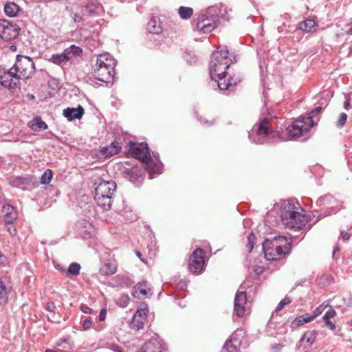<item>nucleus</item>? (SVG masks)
<instances>
[{
  "mask_svg": "<svg viewBox=\"0 0 352 352\" xmlns=\"http://www.w3.org/2000/svg\"><path fill=\"white\" fill-rule=\"evenodd\" d=\"M291 302H292V300H290V298L288 297H285L284 299H283L279 302V304L278 305V306L276 307V308L275 309V312H278V311H280L281 309H283L284 308V307L285 305H287L290 304Z\"/></svg>",
  "mask_w": 352,
  "mask_h": 352,
  "instance_id": "nucleus-39",
  "label": "nucleus"
},
{
  "mask_svg": "<svg viewBox=\"0 0 352 352\" xmlns=\"http://www.w3.org/2000/svg\"><path fill=\"white\" fill-rule=\"evenodd\" d=\"M80 309L82 312L85 314H89L91 311V309L85 305H82L80 307Z\"/></svg>",
  "mask_w": 352,
  "mask_h": 352,
  "instance_id": "nucleus-48",
  "label": "nucleus"
},
{
  "mask_svg": "<svg viewBox=\"0 0 352 352\" xmlns=\"http://www.w3.org/2000/svg\"><path fill=\"white\" fill-rule=\"evenodd\" d=\"M346 119H347V115L345 113H342L340 115V118L338 120L337 125H338L340 126H343L344 125V124L346 123Z\"/></svg>",
  "mask_w": 352,
  "mask_h": 352,
  "instance_id": "nucleus-42",
  "label": "nucleus"
},
{
  "mask_svg": "<svg viewBox=\"0 0 352 352\" xmlns=\"http://www.w3.org/2000/svg\"><path fill=\"white\" fill-rule=\"evenodd\" d=\"M193 9L190 7L180 6L178 8V14L182 19H189L193 14Z\"/></svg>",
  "mask_w": 352,
  "mask_h": 352,
  "instance_id": "nucleus-30",
  "label": "nucleus"
},
{
  "mask_svg": "<svg viewBox=\"0 0 352 352\" xmlns=\"http://www.w3.org/2000/svg\"><path fill=\"white\" fill-rule=\"evenodd\" d=\"M165 344L158 338H152L146 342L142 348V352H165Z\"/></svg>",
  "mask_w": 352,
  "mask_h": 352,
  "instance_id": "nucleus-14",
  "label": "nucleus"
},
{
  "mask_svg": "<svg viewBox=\"0 0 352 352\" xmlns=\"http://www.w3.org/2000/svg\"><path fill=\"white\" fill-rule=\"evenodd\" d=\"M336 251H338V248H336L334 250V253L336 252Z\"/></svg>",
  "mask_w": 352,
  "mask_h": 352,
  "instance_id": "nucleus-63",
  "label": "nucleus"
},
{
  "mask_svg": "<svg viewBox=\"0 0 352 352\" xmlns=\"http://www.w3.org/2000/svg\"><path fill=\"white\" fill-rule=\"evenodd\" d=\"M56 268L57 270H59L60 272H62V270H65V269H63V267H60V265H57V266L56 267Z\"/></svg>",
  "mask_w": 352,
  "mask_h": 352,
  "instance_id": "nucleus-55",
  "label": "nucleus"
},
{
  "mask_svg": "<svg viewBox=\"0 0 352 352\" xmlns=\"http://www.w3.org/2000/svg\"><path fill=\"white\" fill-rule=\"evenodd\" d=\"M350 104V100L349 99H347L346 101L344 102V108L348 109L349 106Z\"/></svg>",
  "mask_w": 352,
  "mask_h": 352,
  "instance_id": "nucleus-54",
  "label": "nucleus"
},
{
  "mask_svg": "<svg viewBox=\"0 0 352 352\" xmlns=\"http://www.w3.org/2000/svg\"><path fill=\"white\" fill-rule=\"evenodd\" d=\"M20 28L7 20L0 19V37L4 41H9L17 38Z\"/></svg>",
  "mask_w": 352,
  "mask_h": 352,
  "instance_id": "nucleus-10",
  "label": "nucleus"
},
{
  "mask_svg": "<svg viewBox=\"0 0 352 352\" xmlns=\"http://www.w3.org/2000/svg\"><path fill=\"white\" fill-rule=\"evenodd\" d=\"M322 107H316V109H314V110H312L309 113V116H311V120H313V117L317 114H318L319 113L321 112L322 111Z\"/></svg>",
  "mask_w": 352,
  "mask_h": 352,
  "instance_id": "nucleus-45",
  "label": "nucleus"
},
{
  "mask_svg": "<svg viewBox=\"0 0 352 352\" xmlns=\"http://www.w3.org/2000/svg\"><path fill=\"white\" fill-rule=\"evenodd\" d=\"M226 48L217 50L212 53L209 70L210 78L217 82L221 90H228L240 82V78L229 72L233 60Z\"/></svg>",
  "mask_w": 352,
  "mask_h": 352,
  "instance_id": "nucleus-1",
  "label": "nucleus"
},
{
  "mask_svg": "<svg viewBox=\"0 0 352 352\" xmlns=\"http://www.w3.org/2000/svg\"><path fill=\"white\" fill-rule=\"evenodd\" d=\"M95 195H113L116 189V184L113 181H100L95 182Z\"/></svg>",
  "mask_w": 352,
  "mask_h": 352,
  "instance_id": "nucleus-12",
  "label": "nucleus"
},
{
  "mask_svg": "<svg viewBox=\"0 0 352 352\" xmlns=\"http://www.w3.org/2000/svg\"><path fill=\"white\" fill-rule=\"evenodd\" d=\"M78 19H79V16H77V17H75L74 18V21H79V20H78Z\"/></svg>",
  "mask_w": 352,
  "mask_h": 352,
  "instance_id": "nucleus-59",
  "label": "nucleus"
},
{
  "mask_svg": "<svg viewBox=\"0 0 352 352\" xmlns=\"http://www.w3.org/2000/svg\"><path fill=\"white\" fill-rule=\"evenodd\" d=\"M67 60H69L68 57L66 56L64 52L60 54H54L50 58V61H51L53 63L58 64V65L60 64L61 63H63L64 61H67Z\"/></svg>",
  "mask_w": 352,
  "mask_h": 352,
  "instance_id": "nucleus-33",
  "label": "nucleus"
},
{
  "mask_svg": "<svg viewBox=\"0 0 352 352\" xmlns=\"http://www.w3.org/2000/svg\"><path fill=\"white\" fill-rule=\"evenodd\" d=\"M314 319V316H300L296 318L295 322L298 325H302L305 323L309 322Z\"/></svg>",
  "mask_w": 352,
  "mask_h": 352,
  "instance_id": "nucleus-38",
  "label": "nucleus"
},
{
  "mask_svg": "<svg viewBox=\"0 0 352 352\" xmlns=\"http://www.w3.org/2000/svg\"><path fill=\"white\" fill-rule=\"evenodd\" d=\"M234 345L228 340L223 346V352H238L240 347H234Z\"/></svg>",
  "mask_w": 352,
  "mask_h": 352,
  "instance_id": "nucleus-37",
  "label": "nucleus"
},
{
  "mask_svg": "<svg viewBox=\"0 0 352 352\" xmlns=\"http://www.w3.org/2000/svg\"><path fill=\"white\" fill-rule=\"evenodd\" d=\"M316 22L313 19H306L298 24L300 30L304 32H310L315 27Z\"/></svg>",
  "mask_w": 352,
  "mask_h": 352,
  "instance_id": "nucleus-31",
  "label": "nucleus"
},
{
  "mask_svg": "<svg viewBox=\"0 0 352 352\" xmlns=\"http://www.w3.org/2000/svg\"><path fill=\"white\" fill-rule=\"evenodd\" d=\"M150 285L146 281L138 283L133 288V295L136 298H142L151 294Z\"/></svg>",
  "mask_w": 352,
  "mask_h": 352,
  "instance_id": "nucleus-16",
  "label": "nucleus"
},
{
  "mask_svg": "<svg viewBox=\"0 0 352 352\" xmlns=\"http://www.w3.org/2000/svg\"><path fill=\"white\" fill-rule=\"evenodd\" d=\"M296 207L289 201L281 204L280 215L283 224L287 228L301 230L307 222L305 214L296 210Z\"/></svg>",
  "mask_w": 352,
  "mask_h": 352,
  "instance_id": "nucleus-3",
  "label": "nucleus"
},
{
  "mask_svg": "<svg viewBox=\"0 0 352 352\" xmlns=\"http://www.w3.org/2000/svg\"><path fill=\"white\" fill-rule=\"evenodd\" d=\"M314 125L315 122L311 120V116L301 117L287 128L288 137L291 139L300 137Z\"/></svg>",
  "mask_w": 352,
  "mask_h": 352,
  "instance_id": "nucleus-7",
  "label": "nucleus"
},
{
  "mask_svg": "<svg viewBox=\"0 0 352 352\" xmlns=\"http://www.w3.org/2000/svg\"><path fill=\"white\" fill-rule=\"evenodd\" d=\"M326 326L329 328L331 330H334L336 329V325L333 322L330 321V320H324Z\"/></svg>",
  "mask_w": 352,
  "mask_h": 352,
  "instance_id": "nucleus-47",
  "label": "nucleus"
},
{
  "mask_svg": "<svg viewBox=\"0 0 352 352\" xmlns=\"http://www.w3.org/2000/svg\"><path fill=\"white\" fill-rule=\"evenodd\" d=\"M11 287H8L3 278H0V305H6L8 302V294Z\"/></svg>",
  "mask_w": 352,
  "mask_h": 352,
  "instance_id": "nucleus-22",
  "label": "nucleus"
},
{
  "mask_svg": "<svg viewBox=\"0 0 352 352\" xmlns=\"http://www.w3.org/2000/svg\"><path fill=\"white\" fill-rule=\"evenodd\" d=\"M111 349L115 352H123L121 348L117 345H113Z\"/></svg>",
  "mask_w": 352,
  "mask_h": 352,
  "instance_id": "nucleus-51",
  "label": "nucleus"
},
{
  "mask_svg": "<svg viewBox=\"0 0 352 352\" xmlns=\"http://www.w3.org/2000/svg\"><path fill=\"white\" fill-rule=\"evenodd\" d=\"M129 151L133 157L144 163L150 173H157L162 164L155 162L151 157L150 151L146 144L130 142Z\"/></svg>",
  "mask_w": 352,
  "mask_h": 352,
  "instance_id": "nucleus-5",
  "label": "nucleus"
},
{
  "mask_svg": "<svg viewBox=\"0 0 352 352\" xmlns=\"http://www.w3.org/2000/svg\"><path fill=\"white\" fill-rule=\"evenodd\" d=\"M148 312L147 305H142L135 312L134 315V321L137 320L139 327H142L144 320L147 316Z\"/></svg>",
  "mask_w": 352,
  "mask_h": 352,
  "instance_id": "nucleus-20",
  "label": "nucleus"
},
{
  "mask_svg": "<svg viewBox=\"0 0 352 352\" xmlns=\"http://www.w3.org/2000/svg\"><path fill=\"white\" fill-rule=\"evenodd\" d=\"M118 265L116 261H107L100 268L101 274L104 275H111L117 272Z\"/></svg>",
  "mask_w": 352,
  "mask_h": 352,
  "instance_id": "nucleus-25",
  "label": "nucleus"
},
{
  "mask_svg": "<svg viewBox=\"0 0 352 352\" xmlns=\"http://www.w3.org/2000/svg\"><path fill=\"white\" fill-rule=\"evenodd\" d=\"M84 113L85 111L83 107L79 105L77 108L67 107L63 110V114L69 121H72L75 119L80 120Z\"/></svg>",
  "mask_w": 352,
  "mask_h": 352,
  "instance_id": "nucleus-17",
  "label": "nucleus"
},
{
  "mask_svg": "<svg viewBox=\"0 0 352 352\" xmlns=\"http://www.w3.org/2000/svg\"><path fill=\"white\" fill-rule=\"evenodd\" d=\"M107 311L106 309H103L101 310L100 314H99V320L100 321H104L106 317Z\"/></svg>",
  "mask_w": 352,
  "mask_h": 352,
  "instance_id": "nucleus-49",
  "label": "nucleus"
},
{
  "mask_svg": "<svg viewBox=\"0 0 352 352\" xmlns=\"http://www.w3.org/2000/svg\"><path fill=\"white\" fill-rule=\"evenodd\" d=\"M206 252L201 248L195 249L190 256L188 269L193 274L202 273L205 267Z\"/></svg>",
  "mask_w": 352,
  "mask_h": 352,
  "instance_id": "nucleus-9",
  "label": "nucleus"
},
{
  "mask_svg": "<svg viewBox=\"0 0 352 352\" xmlns=\"http://www.w3.org/2000/svg\"><path fill=\"white\" fill-rule=\"evenodd\" d=\"M65 54L68 57V60L71 59L74 56H79L82 53V50L74 45L64 50Z\"/></svg>",
  "mask_w": 352,
  "mask_h": 352,
  "instance_id": "nucleus-32",
  "label": "nucleus"
},
{
  "mask_svg": "<svg viewBox=\"0 0 352 352\" xmlns=\"http://www.w3.org/2000/svg\"><path fill=\"white\" fill-rule=\"evenodd\" d=\"M219 25L217 17L208 16L206 12H201L191 21L194 31L203 34H208L213 31Z\"/></svg>",
  "mask_w": 352,
  "mask_h": 352,
  "instance_id": "nucleus-6",
  "label": "nucleus"
},
{
  "mask_svg": "<svg viewBox=\"0 0 352 352\" xmlns=\"http://www.w3.org/2000/svg\"><path fill=\"white\" fill-rule=\"evenodd\" d=\"M6 261V256L0 253V266L3 265Z\"/></svg>",
  "mask_w": 352,
  "mask_h": 352,
  "instance_id": "nucleus-52",
  "label": "nucleus"
},
{
  "mask_svg": "<svg viewBox=\"0 0 352 352\" xmlns=\"http://www.w3.org/2000/svg\"><path fill=\"white\" fill-rule=\"evenodd\" d=\"M19 7L17 4L10 2L5 5L4 11L7 16L10 17H14L16 16L17 13L19 12Z\"/></svg>",
  "mask_w": 352,
  "mask_h": 352,
  "instance_id": "nucleus-28",
  "label": "nucleus"
},
{
  "mask_svg": "<svg viewBox=\"0 0 352 352\" xmlns=\"http://www.w3.org/2000/svg\"><path fill=\"white\" fill-rule=\"evenodd\" d=\"M78 19H79V16H77V17H75L74 18V21H79V20H78Z\"/></svg>",
  "mask_w": 352,
  "mask_h": 352,
  "instance_id": "nucleus-58",
  "label": "nucleus"
},
{
  "mask_svg": "<svg viewBox=\"0 0 352 352\" xmlns=\"http://www.w3.org/2000/svg\"><path fill=\"white\" fill-rule=\"evenodd\" d=\"M122 146L117 141H113L111 145L103 147L100 152L105 158L110 157L121 152Z\"/></svg>",
  "mask_w": 352,
  "mask_h": 352,
  "instance_id": "nucleus-18",
  "label": "nucleus"
},
{
  "mask_svg": "<svg viewBox=\"0 0 352 352\" xmlns=\"http://www.w3.org/2000/svg\"><path fill=\"white\" fill-rule=\"evenodd\" d=\"M29 126L35 131L45 130L47 128V124L40 117H36L28 123Z\"/></svg>",
  "mask_w": 352,
  "mask_h": 352,
  "instance_id": "nucleus-26",
  "label": "nucleus"
},
{
  "mask_svg": "<svg viewBox=\"0 0 352 352\" xmlns=\"http://www.w3.org/2000/svg\"><path fill=\"white\" fill-rule=\"evenodd\" d=\"M20 79L12 67L10 70L0 68V84L8 89H12L18 87Z\"/></svg>",
  "mask_w": 352,
  "mask_h": 352,
  "instance_id": "nucleus-11",
  "label": "nucleus"
},
{
  "mask_svg": "<svg viewBox=\"0 0 352 352\" xmlns=\"http://www.w3.org/2000/svg\"><path fill=\"white\" fill-rule=\"evenodd\" d=\"M248 243L247 245V247L248 248V251L249 252H251L254 248V235L252 234H250L248 236Z\"/></svg>",
  "mask_w": 352,
  "mask_h": 352,
  "instance_id": "nucleus-43",
  "label": "nucleus"
},
{
  "mask_svg": "<svg viewBox=\"0 0 352 352\" xmlns=\"http://www.w3.org/2000/svg\"><path fill=\"white\" fill-rule=\"evenodd\" d=\"M349 32L350 34H352V28L349 30Z\"/></svg>",
  "mask_w": 352,
  "mask_h": 352,
  "instance_id": "nucleus-61",
  "label": "nucleus"
},
{
  "mask_svg": "<svg viewBox=\"0 0 352 352\" xmlns=\"http://www.w3.org/2000/svg\"><path fill=\"white\" fill-rule=\"evenodd\" d=\"M92 324V321L91 318H86L82 322V327L85 331L89 330L91 329Z\"/></svg>",
  "mask_w": 352,
  "mask_h": 352,
  "instance_id": "nucleus-44",
  "label": "nucleus"
},
{
  "mask_svg": "<svg viewBox=\"0 0 352 352\" xmlns=\"http://www.w3.org/2000/svg\"><path fill=\"white\" fill-rule=\"evenodd\" d=\"M116 60L109 53L99 54L93 67V75L97 80L109 82L115 74Z\"/></svg>",
  "mask_w": 352,
  "mask_h": 352,
  "instance_id": "nucleus-4",
  "label": "nucleus"
},
{
  "mask_svg": "<svg viewBox=\"0 0 352 352\" xmlns=\"http://www.w3.org/2000/svg\"><path fill=\"white\" fill-rule=\"evenodd\" d=\"M272 127L270 120L264 118L259 122L256 129V134L261 138H265L272 133Z\"/></svg>",
  "mask_w": 352,
  "mask_h": 352,
  "instance_id": "nucleus-15",
  "label": "nucleus"
},
{
  "mask_svg": "<svg viewBox=\"0 0 352 352\" xmlns=\"http://www.w3.org/2000/svg\"><path fill=\"white\" fill-rule=\"evenodd\" d=\"M255 271L256 272L257 274H260V273H261L263 272V270L261 269H260V268L258 269V270H256Z\"/></svg>",
  "mask_w": 352,
  "mask_h": 352,
  "instance_id": "nucleus-57",
  "label": "nucleus"
},
{
  "mask_svg": "<svg viewBox=\"0 0 352 352\" xmlns=\"http://www.w3.org/2000/svg\"><path fill=\"white\" fill-rule=\"evenodd\" d=\"M8 230L9 231V232L12 234V235H15L16 234V230L14 227L13 226H11V227H8Z\"/></svg>",
  "mask_w": 352,
  "mask_h": 352,
  "instance_id": "nucleus-50",
  "label": "nucleus"
},
{
  "mask_svg": "<svg viewBox=\"0 0 352 352\" xmlns=\"http://www.w3.org/2000/svg\"><path fill=\"white\" fill-rule=\"evenodd\" d=\"M12 70L15 72L19 79H28L34 74L35 66L32 58L18 56Z\"/></svg>",
  "mask_w": 352,
  "mask_h": 352,
  "instance_id": "nucleus-8",
  "label": "nucleus"
},
{
  "mask_svg": "<svg viewBox=\"0 0 352 352\" xmlns=\"http://www.w3.org/2000/svg\"><path fill=\"white\" fill-rule=\"evenodd\" d=\"M147 30L148 31L153 34H160L162 30L161 23L160 20L157 18L151 19L147 23Z\"/></svg>",
  "mask_w": 352,
  "mask_h": 352,
  "instance_id": "nucleus-24",
  "label": "nucleus"
},
{
  "mask_svg": "<svg viewBox=\"0 0 352 352\" xmlns=\"http://www.w3.org/2000/svg\"><path fill=\"white\" fill-rule=\"evenodd\" d=\"M328 306V304H325L324 302L322 303L316 309L314 314L312 316H314V318H316L318 316L321 314Z\"/></svg>",
  "mask_w": 352,
  "mask_h": 352,
  "instance_id": "nucleus-41",
  "label": "nucleus"
},
{
  "mask_svg": "<svg viewBox=\"0 0 352 352\" xmlns=\"http://www.w3.org/2000/svg\"><path fill=\"white\" fill-rule=\"evenodd\" d=\"M80 265L77 263H72L67 270H62V273L67 276H77L80 273Z\"/></svg>",
  "mask_w": 352,
  "mask_h": 352,
  "instance_id": "nucleus-29",
  "label": "nucleus"
},
{
  "mask_svg": "<svg viewBox=\"0 0 352 352\" xmlns=\"http://www.w3.org/2000/svg\"><path fill=\"white\" fill-rule=\"evenodd\" d=\"M199 120L202 124L211 126L215 123L216 118L212 115L208 114L200 117Z\"/></svg>",
  "mask_w": 352,
  "mask_h": 352,
  "instance_id": "nucleus-35",
  "label": "nucleus"
},
{
  "mask_svg": "<svg viewBox=\"0 0 352 352\" xmlns=\"http://www.w3.org/2000/svg\"><path fill=\"white\" fill-rule=\"evenodd\" d=\"M136 255H137V256H138V257L140 258V260H141L144 263H145V264H146V263H147V261H146V260H144V258H142V254H141V252H139V251L136 252Z\"/></svg>",
  "mask_w": 352,
  "mask_h": 352,
  "instance_id": "nucleus-53",
  "label": "nucleus"
},
{
  "mask_svg": "<svg viewBox=\"0 0 352 352\" xmlns=\"http://www.w3.org/2000/svg\"><path fill=\"white\" fill-rule=\"evenodd\" d=\"M125 298H126V301L128 302V300H129L128 296H126Z\"/></svg>",
  "mask_w": 352,
  "mask_h": 352,
  "instance_id": "nucleus-62",
  "label": "nucleus"
},
{
  "mask_svg": "<svg viewBox=\"0 0 352 352\" xmlns=\"http://www.w3.org/2000/svg\"><path fill=\"white\" fill-rule=\"evenodd\" d=\"M292 241L289 238L283 236L265 240L263 249L266 259L278 261L285 258L291 251Z\"/></svg>",
  "mask_w": 352,
  "mask_h": 352,
  "instance_id": "nucleus-2",
  "label": "nucleus"
},
{
  "mask_svg": "<svg viewBox=\"0 0 352 352\" xmlns=\"http://www.w3.org/2000/svg\"><path fill=\"white\" fill-rule=\"evenodd\" d=\"M63 342H66V340H63L60 342L57 343V345H58V346H61V344H62V343H63Z\"/></svg>",
  "mask_w": 352,
  "mask_h": 352,
  "instance_id": "nucleus-56",
  "label": "nucleus"
},
{
  "mask_svg": "<svg viewBox=\"0 0 352 352\" xmlns=\"http://www.w3.org/2000/svg\"><path fill=\"white\" fill-rule=\"evenodd\" d=\"M317 331L315 330L307 331L301 338L302 343H306L309 346H311L316 340Z\"/></svg>",
  "mask_w": 352,
  "mask_h": 352,
  "instance_id": "nucleus-27",
  "label": "nucleus"
},
{
  "mask_svg": "<svg viewBox=\"0 0 352 352\" xmlns=\"http://www.w3.org/2000/svg\"><path fill=\"white\" fill-rule=\"evenodd\" d=\"M351 235L346 231H342L340 233V238L343 241H347L350 239Z\"/></svg>",
  "mask_w": 352,
  "mask_h": 352,
  "instance_id": "nucleus-46",
  "label": "nucleus"
},
{
  "mask_svg": "<svg viewBox=\"0 0 352 352\" xmlns=\"http://www.w3.org/2000/svg\"><path fill=\"white\" fill-rule=\"evenodd\" d=\"M245 331L242 329H237L230 337L229 340L234 344V347H241L245 338Z\"/></svg>",
  "mask_w": 352,
  "mask_h": 352,
  "instance_id": "nucleus-23",
  "label": "nucleus"
},
{
  "mask_svg": "<svg viewBox=\"0 0 352 352\" xmlns=\"http://www.w3.org/2000/svg\"><path fill=\"white\" fill-rule=\"evenodd\" d=\"M247 305V295L245 292H238L234 298V311L237 316H244Z\"/></svg>",
  "mask_w": 352,
  "mask_h": 352,
  "instance_id": "nucleus-13",
  "label": "nucleus"
},
{
  "mask_svg": "<svg viewBox=\"0 0 352 352\" xmlns=\"http://www.w3.org/2000/svg\"><path fill=\"white\" fill-rule=\"evenodd\" d=\"M53 173L51 170L47 169L44 172L41 178V183L42 184H48L51 182Z\"/></svg>",
  "mask_w": 352,
  "mask_h": 352,
  "instance_id": "nucleus-36",
  "label": "nucleus"
},
{
  "mask_svg": "<svg viewBox=\"0 0 352 352\" xmlns=\"http://www.w3.org/2000/svg\"><path fill=\"white\" fill-rule=\"evenodd\" d=\"M126 172L135 179L140 177L142 175V170L138 166H133L131 168L127 169Z\"/></svg>",
  "mask_w": 352,
  "mask_h": 352,
  "instance_id": "nucleus-34",
  "label": "nucleus"
},
{
  "mask_svg": "<svg viewBox=\"0 0 352 352\" xmlns=\"http://www.w3.org/2000/svg\"><path fill=\"white\" fill-rule=\"evenodd\" d=\"M2 212L6 223H12L17 218V213L14 208L10 205H6L3 207Z\"/></svg>",
  "mask_w": 352,
  "mask_h": 352,
  "instance_id": "nucleus-19",
  "label": "nucleus"
},
{
  "mask_svg": "<svg viewBox=\"0 0 352 352\" xmlns=\"http://www.w3.org/2000/svg\"><path fill=\"white\" fill-rule=\"evenodd\" d=\"M78 19H79V16H77V17H75L74 18V21H79V20H78Z\"/></svg>",
  "mask_w": 352,
  "mask_h": 352,
  "instance_id": "nucleus-60",
  "label": "nucleus"
},
{
  "mask_svg": "<svg viewBox=\"0 0 352 352\" xmlns=\"http://www.w3.org/2000/svg\"><path fill=\"white\" fill-rule=\"evenodd\" d=\"M94 199L97 204L104 210H109L111 208L112 195H94Z\"/></svg>",
  "mask_w": 352,
  "mask_h": 352,
  "instance_id": "nucleus-21",
  "label": "nucleus"
},
{
  "mask_svg": "<svg viewBox=\"0 0 352 352\" xmlns=\"http://www.w3.org/2000/svg\"><path fill=\"white\" fill-rule=\"evenodd\" d=\"M336 316V311L331 307H329V309L326 311L323 316L324 320H330Z\"/></svg>",
  "mask_w": 352,
  "mask_h": 352,
  "instance_id": "nucleus-40",
  "label": "nucleus"
}]
</instances>
